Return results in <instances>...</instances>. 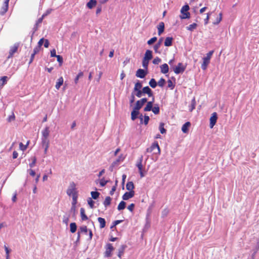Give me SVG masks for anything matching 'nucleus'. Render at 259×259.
Listing matches in <instances>:
<instances>
[{"label":"nucleus","instance_id":"49530a36","mask_svg":"<svg viewBox=\"0 0 259 259\" xmlns=\"http://www.w3.org/2000/svg\"><path fill=\"white\" fill-rule=\"evenodd\" d=\"M198 25L196 23H193L190 25H189L188 26L186 27L187 30L190 31H193L194 29H195Z\"/></svg>","mask_w":259,"mask_h":259},{"label":"nucleus","instance_id":"338daca9","mask_svg":"<svg viewBox=\"0 0 259 259\" xmlns=\"http://www.w3.org/2000/svg\"><path fill=\"white\" fill-rule=\"evenodd\" d=\"M212 12H209L207 13L206 17L204 20V25H206V24H207L208 23V21H209V18H210V16L212 14Z\"/></svg>","mask_w":259,"mask_h":259},{"label":"nucleus","instance_id":"b1692460","mask_svg":"<svg viewBox=\"0 0 259 259\" xmlns=\"http://www.w3.org/2000/svg\"><path fill=\"white\" fill-rule=\"evenodd\" d=\"M155 104L153 103V101H148L146 106L144 107L143 110L144 112H148L151 111L152 108L153 107L154 105Z\"/></svg>","mask_w":259,"mask_h":259},{"label":"nucleus","instance_id":"cd10ccee","mask_svg":"<svg viewBox=\"0 0 259 259\" xmlns=\"http://www.w3.org/2000/svg\"><path fill=\"white\" fill-rule=\"evenodd\" d=\"M133 94L136 97L138 98H141L144 95V92H143V88L142 89H139V90H133L132 92Z\"/></svg>","mask_w":259,"mask_h":259},{"label":"nucleus","instance_id":"2eb2a0df","mask_svg":"<svg viewBox=\"0 0 259 259\" xmlns=\"http://www.w3.org/2000/svg\"><path fill=\"white\" fill-rule=\"evenodd\" d=\"M153 56L152 51L150 50H147L142 59L149 62L153 58Z\"/></svg>","mask_w":259,"mask_h":259},{"label":"nucleus","instance_id":"a878e982","mask_svg":"<svg viewBox=\"0 0 259 259\" xmlns=\"http://www.w3.org/2000/svg\"><path fill=\"white\" fill-rule=\"evenodd\" d=\"M203 62L201 64V68L203 70H205L208 64L210 63V60L205 58L204 57L202 58Z\"/></svg>","mask_w":259,"mask_h":259},{"label":"nucleus","instance_id":"9d476101","mask_svg":"<svg viewBox=\"0 0 259 259\" xmlns=\"http://www.w3.org/2000/svg\"><path fill=\"white\" fill-rule=\"evenodd\" d=\"M164 37H161L159 38L157 43L154 45L153 49L154 50L155 53L159 54L161 53V52L159 50V48L161 46L162 42L163 41Z\"/></svg>","mask_w":259,"mask_h":259},{"label":"nucleus","instance_id":"a211bd4d","mask_svg":"<svg viewBox=\"0 0 259 259\" xmlns=\"http://www.w3.org/2000/svg\"><path fill=\"white\" fill-rule=\"evenodd\" d=\"M161 73L165 74L166 77H168V75L166 74L169 72V67L167 64L164 63L160 66Z\"/></svg>","mask_w":259,"mask_h":259},{"label":"nucleus","instance_id":"6e6552de","mask_svg":"<svg viewBox=\"0 0 259 259\" xmlns=\"http://www.w3.org/2000/svg\"><path fill=\"white\" fill-rule=\"evenodd\" d=\"M218 119V113L215 112H213L209 118V127L212 128L215 125Z\"/></svg>","mask_w":259,"mask_h":259},{"label":"nucleus","instance_id":"37998d69","mask_svg":"<svg viewBox=\"0 0 259 259\" xmlns=\"http://www.w3.org/2000/svg\"><path fill=\"white\" fill-rule=\"evenodd\" d=\"M196 101L194 97L193 99L191 100V104L189 105V110L190 112H192L195 108L196 106Z\"/></svg>","mask_w":259,"mask_h":259},{"label":"nucleus","instance_id":"39448f33","mask_svg":"<svg viewBox=\"0 0 259 259\" xmlns=\"http://www.w3.org/2000/svg\"><path fill=\"white\" fill-rule=\"evenodd\" d=\"M187 64L184 65L182 63L180 62L177 66H173L172 69L176 74H182L186 70Z\"/></svg>","mask_w":259,"mask_h":259},{"label":"nucleus","instance_id":"c85d7f7f","mask_svg":"<svg viewBox=\"0 0 259 259\" xmlns=\"http://www.w3.org/2000/svg\"><path fill=\"white\" fill-rule=\"evenodd\" d=\"M143 106L144 105L142 104V103H141V102L139 100L136 102L135 105L133 106V109L140 111V110L143 107Z\"/></svg>","mask_w":259,"mask_h":259},{"label":"nucleus","instance_id":"3c124183","mask_svg":"<svg viewBox=\"0 0 259 259\" xmlns=\"http://www.w3.org/2000/svg\"><path fill=\"white\" fill-rule=\"evenodd\" d=\"M135 102V96L133 94V93H132L131 96L130 97V99H129L130 106L133 107Z\"/></svg>","mask_w":259,"mask_h":259},{"label":"nucleus","instance_id":"13d9d810","mask_svg":"<svg viewBox=\"0 0 259 259\" xmlns=\"http://www.w3.org/2000/svg\"><path fill=\"white\" fill-rule=\"evenodd\" d=\"M258 250H259V237L257 239L256 245L253 247V248L252 249V252L257 253Z\"/></svg>","mask_w":259,"mask_h":259},{"label":"nucleus","instance_id":"a18cd8bd","mask_svg":"<svg viewBox=\"0 0 259 259\" xmlns=\"http://www.w3.org/2000/svg\"><path fill=\"white\" fill-rule=\"evenodd\" d=\"M83 76V72L81 70L79 71V73L77 74L74 78V81L75 84H77L78 82L79 79Z\"/></svg>","mask_w":259,"mask_h":259},{"label":"nucleus","instance_id":"864d4df0","mask_svg":"<svg viewBox=\"0 0 259 259\" xmlns=\"http://www.w3.org/2000/svg\"><path fill=\"white\" fill-rule=\"evenodd\" d=\"M78 232H80V234L81 233H84L85 234H87L88 232H89V229L87 228V227L86 226H82L79 227Z\"/></svg>","mask_w":259,"mask_h":259},{"label":"nucleus","instance_id":"6e6d98bb","mask_svg":"<svg viewBox=\"0 0 259 259\" xmlns=\"http://www.w3.org/2000/svg\"><path fill=\"white\" fill-rule=\"evenodd\" d=\"M76 206H71V207L69 211L71 213H72V217L73 218H74V219H76Z\"/></svg>","mask_w":259,"mask_h":259},{"label":"nucleus","instance_id":"680f3d73","mask_svg":"<svg viewBox=\"0 0 259 259\" xmlns=\"http://www.w3.org/2000/svg\"><path fill=\"white\" fill-rule=\"evenodd\" d=\"M99 183L100 187H104L108 183V181H106V180L105 179L104 177H103L100 180Z\"/></svg>","mask_w":259,"mask_h":259},{"label":"nucleus","instance_id":"412c9836","mask_svg":"<svg viewBox=\"0 0 259 259\" xmlns=\"http://www.w3.org/2000/svg\"><path fill=\"white\" fill-rule=\"evenodd\" d=\"M141 113H140V111H137L133 109L131 111V119L133 121H135L137 118H139V116Z\"/></svg>","mask_w":259,"mask_h":259},{"label":"nucleus","instance_id":"2f4dec72","mask_svg":"<svg viewBox=\"0 0 259 259\" xmlns=\"http://www.w3.org/2000/svg\"><path fill=\"white\" fill-rule=\"evenodd\" d=\"M64 79L62 76L60 77L56 82L55 88L57 90H59L61 87L63 85Z\"/></svg>","mask_w":259,"mask_h":259},{"label":"nucleus","instance_id":"f257e3e1","mask_svg":"<svg viewBox=\"0 0 259 259\" xmlns=\"http://www.w3.org/2000/svg\"><path fill=\"white\" fill-rule=\"evenodd\" d=\"M66 193L69 196H72V197L71 206H76L77 203L78 191L76 190V184L74 182L70 183Z\"/></svg>","mask_w":259,"mask_h":259},{"label":"nucleus","instance_id":"09e8293b","mask_svg":"<svg viewBox=\"0 0 259 259\" xmlns=\"http://www.w3.org/2000/svg\"><path fill=\"white\" fill-rule=\"evenodd\" d=\"M166 83V80L163 77H161L160 79L157 82V85L160 87V88H163L165 84Z\"/></svg>","mask_w":259,"mask_h":259},{"label":"nucleus","instance_id":"5fc2aeb1","mask_svg":"<svg viewBox=\"0 0 259 259\" xmlns=\"http://www.w3.org/2000/svg\"><path fill=\"white\" fill-rule=\"evenodd\" d=\"M9 79V77L7 76H3L0 78V81L2 82V85L4 86L5 85Z\"/></svg>","mask_w":259,"mask_h":259},{"label":"nucleus","instance_id":"58836bf2","mask_svg":"<svg viewBox=\"0 0 259 259\" xmlns=\"http://www.w3.org/2000/svg\"><path fill=\"white\" fill-rule=\"evenodd\" d=\"M135 186L132 181H128L126 184V189L127 190H134Z\"/></svg>","mask_w":259,"mask_h":259},{"label":"nucleus","instance_id":"aec40b11","mask_svg":"<svg viewBox=\"0 0 259 259\" xmlns=\"http://www.w3.org/2000/svg\"><path fill=\"white\" fill-rule=\"evenodd\" d=\"M191 125V124L190 121L186 122L182 126L181 130L182 132L184 134H188Z\"/></svg>","mask_w":259,"mask_h":259},{"label":"nucleus","instance_id":"4be33fe9","mask_svg":"<svg viewBox=\"0 0 259 259\" xmlns=\"http://www.w3.org/2000/svg\"><path fill=\"white\" fill-rule=\"evenodd\" d=\"M143 92L144 95H147L148 97H151L153 96V94H154L153 91L151 89V88L149 86H146L143 87Z\"/></svg>","mask_w":259,"mask_h":259},{"label":"nucleus","instance_id":"e2e57ef3","mask_svg":"<svg viewBox=\"0 0 259 259\" xmlns=\"http://www.w3.org/2000/svg\"><path fill=\"white\" fill-rule=\"evenodd\" d=\"M149 63V61L142 59V66L144 69H146L147 71L148 69Z\"/></svg>","mask_w":259,"mask_h":259},{"label":"nucleus","instance_id":"7c9ffc66","mask_svg":"<svg viewBox=\"0 0 259 259\" xmlns=\"http://www.w3.org/2000/svg\"><path fill=\"white\" fill-rule=\"evenodd\" d=\"M80 214L81 219L82 221H85L89 220V218L88 216L85 214V209L84 208L81 207L80 209Z\"/></svg>","mask_w":259,"mask_h":259},{"label":"nucleus","instance_id":"052dcab7","mask_svg":"<svg viewBox=\"0 0 259 259\" xmlns=\"http://www.w3.org/2000/svg\"><path fill=\"white\" fill-rule=\"evenodd\" d=\"M4 248L6 252V259H9V254L11 252L12 250L5 245L4 246Z\"/></svg>","mask_w":259,"mask_h":259},{"label":"nucleus","instance_id":"bb28decb","mask_svg":"<svg viewBox=\"0 0 259 259\" xmlns=\"http://www.w3.org/2000/svg\"><path fill=\"white\" fill-rule=\"evenodd\" d=\"M127 246L126 244H122L120 246V247L118 249V252L117 256L118 257H119L120 258H121V256L123 255V254L124 253V250L127 248Z\"/></svg>","mask_w":259,"mask_h":259},{"label":"nucleus","instance_id":"423d86ee","mask_svg":"<svg viewBox=\"0 0 259 259\" xmlns=\"http://www.w3.org/2000/svg\"><path fill=\"white\" fill-rule=\"evenodd\" d=\"M143 161V156H141V157L139 159L138 161L136 164V166L138 168L139 172L140 174L141 178H143L145 177V174L146 171L145 170H143V166L142 164Z\"/></svg>","mask_w":259,"mask_h":259},{"label":"nucleus","instance_id":"c9c22d12","mask_svg":"<svg viewBox=\"0 0 259 259\" xmlns=\"http://www.w3.org/2000/svg\"><path fill=\"white\" fill-rule=\"evenodd\" d=\"M125 159V156L123 155V154H121L118 158L113 162V164H115L116 166L118 165V163L120 162L123 161Z\"/></svg>","mask_w":259,"mask_h":259},{"label":"nucleus","instance_id":"f3484780","mask_svg":"<svg viewBox=\"0 0 259 259\" xmlns=\"http://www.w3.org/2000/svg\"><path fill=\"white\" fill-rule=\"evenodd\" d=\"M9 4L8 2H4L0 11V15L1 16H4L8 11L9 9Z\"/></svg>","mask_w":259,"mask_h":259},{"label":"nucleus","instance_id":"de8ad7c7","mask_svg":"<svg viewBox=\"0 0 259 259\" xmlns=\"http://www.w3.org/2000/svg\"><path fill=\"white\" fill-rule=\"evenodd\" d=\"M176 86V82L171 80V79H168L167 80V88L170 90H173Z\"/></svg>","mask_w":259,"mask_h":259},{"label":"nucleus","instance_id":"ea45409f","mask_svg":"<svg viewBox=\"0 0 259 259\" xmlns=\"http://www.w3.org/2000/svg\"><path fill=\"white\" fill-rule=\"evenodd\" d=\"M165 123L161 122L159 125V130L161 134H165L167 130L164 128Z\"/></svg>","mask_w":259,"mask_h":259},{"label":"nucleus","instance_id":"20e7f679","mask_svg":"<svg viewBox=\"0 0 259 259\" xmlns=\"http://www.w3.org/2000/svg\"><path fill=\"white\" fill-rule=\"evenodd\" d=\"M105 251L104 253V257H110L112 256L113 251L115 250L112 244L108 243L105 246Z\"/></svg>","mask_w":259,"mask_h":259},{"label":"nucleus","instance_id":"473e14b6","mask_svg":"<svg viewBox=\"0 0 259 259\" xmlns=\"http://www.w3.org/2000/svg\"><path fill=\"white\" fill-rule=\"evenodd\" d=\"M123 221L122 220H118L113 221L110 228L112 231H114L115 229H116V226L122 223Z\"/></svg>","mask_w":259,"mask_h":259},{"label":"nucleus","instance_id":"c03bdc74","mask_svg":"<svg viewBox=\"0 0 259 259\" xmlns=\"http://www.w3.org/2000/svg\"><path fill=\"white\" fill-rule=\"evenodd\" d=\"M149 84L150 87H151L153 89H155L157 86V82L155 80V79L152 78H151L149 82Z\"/></svg>","mask_w":259,"mask_h":259},{"label":"nucleus","instance_id":"603ef678","mask_svg":"<svg viewBox=\"0 0 259 259\" xmlns=\"http://www.w3.org/2000/svg\"><path fill=\"white\" fill-rule=\"evenodd\" d=\"M31 159L32 160V162L29 163V166H30V168H32L35 166V165L36 163L37 158L35 156H32L31 157Z\"/></svg>","mask_w":259,"mask_h":259},{"label":"nucleus","instance_id":"4468645a","mask_svg":"<svg viewBox=\"0 0 259 259\" xmlns=\"http://www.w3.org/2000/svg\"><path fill=\"white\" fill-rule=\"evenodd\" d=\"M39 25V24H38L35 22V23L34 24V25L33 26V27L32 28V30L29 33V34H30V46H29V48L30 49L31 48V42L32 41L33 35H34L35 32L38 30Z\"/></svg>","mask_w":259,"mask_h":259},{"label":"nucleus","instance_id":"c756f323","mask_svg":"<svg viewBox=\"0 0 259 259\" xmlns=\"http://www.w3.org/2000/svg\"><path fill=\"white\" fill-rule=\"evenodd\" d=\"M112 198L110 196H106L103 201V205L105 208H107L111 204Z\"/></svg>","mask_w":259,"mask_h":259},{"label":"nucleus","instance_id":"774afa93","mask_svg":"<svg viewBox=\"0 0 259 259\" xmlns=\"http://www.w3.org/2000/svg\"><path fill=\"white\" fill-rule=\"evenodd\" d=\"M161 61V59L160 58H159L158 57H156L153 60L152 63L154 65H157V64H158Z\"/></svg>","mask_w":259,"mask_h":259},{"label":"nucleus","instance_id":"0eeeda50","mask_svg":"<svg viewBox=\"0 0 259 259\" xmlns=\"http://www.w3.org/2000/svg\"><path fill=\"white\" fill-rule=\"evenodd\" d=\"M20 45V42H16L13 46H12L9 51V54L7 57V59L11 58L13 57L14 54L18 51V48Z\"/></svg>","mask_w":259,"mask_h":259},{"label":"nucleus","instance_id":"69168bd1","mask_svg":"<svg viewBox=\"0 0 259 259\" xmlns=\"http://www.w3.org/2000/svg\"><path fill=\"white\" fill-rule=\"evenodd\" d=\"M53 11V9L51 8L47 9V11L42 15L41 17L45 18L46 16L50 15Z\"/></svg>","mask_w":259,"mask_h":259},{"label":"nucleus","instance_id":"0e129e2a","mask_svg":"<svg viewBox=\"0 0 259 259\" xmlns=\"http://www.w3.org/2000/svg\"><path fill=\"white\" fill-rule=\"evenodd\" d=\"M130 198H132V197L128 192H125L122 196V199L123 200H127Z\"/></svg>","mask_w":259,"mask_h":259},{"label":"nucleus","instance_id":"bf43d9fd","mask_svg":"<svg viewBox=\"0 0 259 259\" xmlns=\"http://www.w3.org/2000/svg\"><path fill=\"white\" fill-rule=\"evenodd\" d=\"M157 40V37L156 36H154V37L151 38L150 39H149L147 41V43L149 46H151L152 44H153L155 41H156Z\"/></svg>","mask_w":259,"mask_h":259},{"label":"nucleus","instance_id":"f704fd0d","mask_svg":"<svg viewBox=\"0 0 259 259\" xmlns=\"http://www.w3.org/2000/svg\"><path fill=\"white\" fill-rule=\"evenodd\" d=\"M143 88V81L139 80H137L136 82L135 83V86L133 90L142 89Z\"/></svg>","mask_w":259,"mask_h":259},{"label":"nucleus","instance_id":"79ce46f5","mask_svg":"<svg viewBox=\"0 0 259 259\" xmlns=\"http://www.w3.org/2000/svg\"><path fill=\"white\" fill-rule=\"evenodd\" d=\"M91 195L92 196V198H91L92 199H93L94 200H97L99 198L100 193L97 191H92L91 192Z\"/></svg>","mask_w":259,"mask_h":259},{"label":"nucleus","instance_id":"8fccbe9b","mask_svg":"<svg viewBox=\"0 0 259 259\" xmlns=\"http://www.w3.org/2000/svg\"><path fill=\"white\" fill-rule=\"evenodd\" d=\"M88 204H89L90 207L91 208H94L95 207V202L90 197L88 198L87 199Z\"/></svg>","mask_w":259,"mask_h":259},{"label":"nucleus","instance_id":"4c0bfd02","mask_svg":"<svg viewBox=\"0 0 259 259\" xmlns=\"http://www.w3.org/2000/svg\"><path fill=\"white\" fill-rule=\"evenodd\" d=\"M155 115H158L160 113V107L158 104H155L151 110Z\"/></svg>","mask_w":259,"mask_h":259},{"label":"nucleus","instance_id":"a19ab883","mask_svg":"<svg viewBox=\"0 0 259 259\" xmlns=\"http://www.w3.org/2000/svg\"><path fill=\"white\" fill-rule=\"evenodd\" d=\"M126 203L123 200L121 201L117 206V209L118 211L123 210L126 207Z\"/></svg>","mask_w":259,"mask_h":259},{"label":"nucleus","instance_id":"ddd939ff","mask_svg":"<svg viewBox=\"0 0 259 259\" xmlns=\"http://www.w3.org/2000/svg\"><path fill=\"white\" fill-rule=\"evenodd\" d=\"M42 136L41 138V141L49 140L48 137L50 134V128L49 126H46V127L42 131Z\"/></svg>","mask_w":259,"mask_h":259},{"label":"nucleus","instance_id":"9b49d317","mask_svg":"<svg viewBox=\"0 0 259 259\" xmlns=\"http://www.w3.org/2000/svg\"><path fill=\"white\" fill-rule=\"evenodd\" d=\"M150 214L147 213L145 219V224L143 229V233L146 232L151 227V221L149 218Z\"/></svg>","mask_w":259,"mask_h":259},{"label":"nucleus","instance_id":"e433bc0d","mask_svg":"<svg viewBox=\"0 0 259 259\" xmlns=\"http://www.w3.org/2000/svg\"><path fill=\"white\" fill-rule=\"evenodd\" d=\"M98 221L100 224V228L103 229L105 227L106 222L104 218L99 217L98 218Z\"/></svg>","mask_w":259,"mask_h":259},{"label":"nucleus","instance_id":"f03ea898","mask_svg":"<svg viewBox=\"0 0 259 259\" xmlns=\"http://www.w3.org/2000/svg\"><path fill=\"white\" fill-rule=\"evenodd\" d=\"M190 7L187 3L182 7L180 10L181 15H180V18L181 20L189 19L190 18L191 14L188 11Z\"/></svg>","mask_w":259,"mask_h":259},{"label":"nucleus","instance_id":"4d7b16f0","mask_svg":"<svg viewBox=\"0 0 259 259\" xmlns=\"http://www.w3.org/2000/svg\"><path fill=\"white\" fill-rule=\"evenodd\" d=\"M57 58V60L59 63V66H61L63 63V58L61 55H58L56 57Z\"/></svg>","mask_w":259,"mask_h":259},{"label":"nucleus","instance_id":"6ab92c4d","mask_svg":"<svg viewBox=\"0 0 259 259\" xmlns=\"http://www.w3.org/2000/svg\"><path fill=\"white\" fill-rule=\"evenodd\" d=\"M158 30V35L160 36L164 31L165 30V24L163 22H160L157 26Z\"/></svg>","mask_w":259,"mask_h":259},{"label":"nucleus","instance_id":"393cba45","mask_svg":"<svg viewBox=\"0 0 259 259\" xmlns=\"http://www.w3.org/2000/svg\"><path fill=\"white\" fill-rule=\"evenodd\" d=\"M97 5V0H89L86 4V7L89 9H92Z\"/></svg>","mask_w":259,"mask_h":259},{"label":"nucleus","instance_id":"5701e85b","mask_svg":"<svg viewBox=\"0 0 259 259\" xmlns=\"http://www.w3.org/2000/svg\"><path fill=\"white\" fill-rule=\"evenodd\" d=\"M41 146L44 148V154H47L50 146V141H41Z\"/></svg>","mask_w":259,"mask_h":259},{"label":"nucleus","instance_id":"72a5a7b5","mask_svg":"<svg viewBox=\"0 0 259 259\" xmlns=\"http://www.w3.org/2000/svg\"><path fill=\"white\" fill-rule=\"evenodd\" d=\"M69 228H70V232L71 233H74L76 232L77 229V226L76 223L75 222H72L69 225Z\"/></svg>","mask_w":259,"mask_h":259},{"label":"nucleus","instance_id":"f8f14e48","mask_svg":"<svg viewBox=\"0 0 259 259\" xmlns=\"http://www.w3.org/2000/svg\"><path fill=\"white\" fill-rule=\"evenodd\" d=\"M139 119H140V124H145V125H147L149 121L150 120V117L149 116H148L146 114L144 115V116L142 114H141L139 116Z\"/></svg>","mask_w":259,"mask_h":259},{"label":"nucleus","instance_id":"1a4fd4ad","mask_svg":"<svg viewBox=\"0 0 259 259\" xmlns=\"http://www.w3.org/2000/svg\"><path fill=\"white\" fill-rule=\"evenodd\" d=\"M148 73V71L144 69L139 68L136 73V76L140 78H144Z\"/></svg>","mask_w":259,"mask_h":259},{"label":"nucleus","instance_id":"dca6fc26","mask_svg":"<svg viewBox=\"0 0 259 259\" xmlns=\"http://www.w3.org/2000/svg\"><path fill=\"white\" fill-rule=\"evenodd\" d=\"M174 38L172 36H167L164 40V45L165 47H169L173 45Z\"/></svg>","mask_w":259,"mask_h":259},{"label":"nucleus","instance_id":"7ed1b4c3","mask_svg":"<svg viewBox=\"0 0 259 259\" xmlns=\"http://www.w3.org/2000/svg\"><path fill=\"white\" fill-rule=\"evenodd\" d=\"M153 151H154L153 154L158 155L160 154V148L157 141H155L150 147L146 149V152L148 153H151Z\"/></svg>","mask_w":259,"mask_h":259}]
</instances>
